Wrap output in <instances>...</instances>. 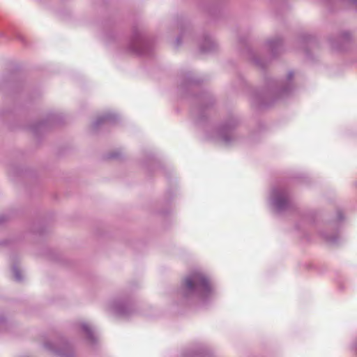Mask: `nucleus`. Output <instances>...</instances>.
Returning <instances> with one entry per match:
<instances>
[{
	"instance_id": "f257e3e1",
	"label": "nucleus",
	"mask_w": 357,
	"mask_h": 357,
	"mask_svg": "<svg viewBox=\"0 0 357 357\" xmlns=\"http://www.w3.org/2000/svg\"><path fill=\"white\" fill-rule=\"evenodd\" d=\"M294 75L293 71H289L286 77L281 80L272 78L267 79L264 89L252 93L250 102L252 107L264 108L291 95L294 90Z\"/></svg>"
},
{
	"instance_id": "f03ea898",
	"label": "nucleus",
	"mask_w": 357,
	"mask_h": 357,
	"mask_svg": "<svg viewBox=\"0 0 357 357\" xmlns=\"http://www.w3.org/2000/svg\"><path fill=\"white\" fill-rule=\"evenodd\" d=\"M213 294L209 278L201 271H193L183 280L180 296L187 301L206 302Z\"/></svg>"
},
{
	"instance_id": "7ed1b4c3",
	"label": "nucleus",
	"mask_w": 357,
	"mask_h": 357,
	"mask_svg": "<svg viewBox=\"0 0 357 357\" xmlns=\"http://www.w3.org/2000/svg\"><path fill=\"white\" fill-rule=\"evenodd\" d=\"M240 124L239 118L231 115L229 116L218 128L215 137L225 146H229L238 144L242 139V136L236 131V128Z\"/></svg>"
},
{
	"instance_id": "20e7f679",
	"label": "nucleus",
	"mask_w": 357,
	"mask_h": 357,
	"mask_svg": "<svg viewBox=\"0 0 357 357\" xmlns=\"http://www.w3.org/2000/svg\"><path fill=\"white\" fill-rule=\"evenodd\" d=\"M126 49L130 53L148 56L152 51L153 45L151 40L140 30L135 27Z\"/></svg>"
},
{
	"instance_id": "39448f33",
	"label": "nucleus",
	"mask_w": 357,
	"mask_h": 357,
	"mask_svg": "<svg viewBox=\"0 0 357 357\" xmlns=\"http://www.w3.org/2000/svg\"><path fill=\"white\" fill-rule=\"evenodd\" d=\"M271 203L279 213L287 211L294 207L288 190L282 187L274 188L271 195Z\"/></svg>"
},
{
	"instance_id": "423d86ee",
	"label": "nucleus",
	"mask_w": 357,
	"mask_h": 357,
	"mask_svg": "<svg viewBox=\"0 0 357 357\" xmlns=\"http://www.w3.org/2000/svg\"><path fill=\"white\" fill-rule=\"evenodd\" d=\"M199 105L193 111L195 121L201 124L207 117V110L213 105L214 99L208 92H203L197 98Z\"/></svg>"
},
{
	"instance_id": "0eeeda50",
	"label": "nucleus",
	"mask_w": 357,
	"mask_h": 357,
	"mask_svg": "<svg viewBox=\"0 0 357 357\" xmlns=\"http://www.w3.org/2000/svg\"><path fill=\"white\" fill-rule=\"evenodd\" d=\"M108 308L113 313L122 317H130L135 311L132 303L128 299L114 300L109 304Z\"/></svg>"
},
{
	"instance_id": "6e6552de",
	"label": "nucleus",
	"mask_w": 357,
	"mask_h": 357,
	"mask_svg": "<svg viewBox=\"0 0 357 357\" xmlns=\"http://www.w3.org/2000/svg\"><path fill=\"white\" fill-rule=\"evenodd\" d=\"M44 347L47 350L57 354L60 357H73L74 351L72 347L68 342H63L60 348H57L52 342H47Z\"/></svg>"
},
{
	"instance_id": "1a4fd4ad",
	"label": "nucleus",
	"mask_w": 357,
	"mask_h": 357,
	"mask_svg": "<svg viewBox=\"0 0 357 357\" xmlns=\"http://www.w3.org/2000/svg\"><path fill=\"white\" fill-rule=\"evenodd\" d=\"M176 26L180 33L176 38L174 46L175 47H178L182 44L183 38L188 37L192 38V34L188 24H187L185 22H178Z\"/></svg>"
},
{
	"instance_id": "9d476101",
	"label": "nucleus",
	"mask_w": 357,
	"mask_h": 357,
	"mask_svg": "<svg viewBox=\"0 0 357 357\" xmlns=\"http://www.w3.org/2000/svg\"><path fill=\"white\" fill-rule=\"evenodd\" d=\"M200 51L204 53L211 52L217 48L215 40L208 33H204L199 41Z\"/></svg>"
},
{
	"instance_id": "9b49d317",
	"label": "nucleus",
	"mask_w": 357,
	"mask_h": 357,
	"mask_svg": "<svg viewBox=\"0 0 357 357\" xmlns=\"http://www.w3.org/2000/svg\"><path fill=\"white\" fill-rule=\"evenodd\" d=\"M117 119V115L114 113H105L96 119L92 124V128L94 130H96L102 125L115 123Z\"/></svg>"
},
{
	"instance_id": "f8f14e48",
	"label": "nucleus",
	"mask_w": 357,
	"mask_h": 357,
	"mask_svg": "<svg viewBox=\"0 0 357 357\" xmlns=\"http://www.w3.org/2000/svg\"><path fill=\"white\" fill-rule=\"evenodd\" d=\"M56 121V115L50 114L45 121L32 125L31 129L35 135H38L41 131L45 130L50 125L55 123Z\"/></svg>"
},
{
	"instance_id": "ddd939ff",
	"label": "nucleus",
	"mask_w": 357,
	"mask_h": 357,
	"mask_svg": "<svg viewBox=\"0 0 357 357\" xmlns=\"http://www.w3.org/2000/svg\"><path fill=\"white\" fill-rule=\"evenodd\" d=\"M266 45L271 51L272 56H275L282 50V39L276 36L267 40Z\"/></svg>"
},
{
	"instance_id": "4468645a",
	"label": "nucleus",
	"mask_w": 357,
	"mask_h": 357,
	"mask_svg": "<svg viewBox=\"0 0 357 357\" xmlns=\"http://www.w3.org/2000/svg\"><path fill=\"white\" fill-rule=\"evenodd\" d=\"M82 331L86 334V339L90 344H96L98 341V337L93 328L87 323L83 322L80 324Z\"/></svg>"
},
{
	"instance_id": "2eb2a0df",
	"label": "nucleus",
	"mask_w": 357,
	"mask_h": 357,
	"mask_svg": "<svg viewBox=\"0 0 357 357\" xmlns=\"http://www.w3.org/2000/svg\"><path fill=\"white\" fill-rule=\"evenodd\" d=\"M200 82V79H197L194 77L192 73H188L183 78V81L181 84V88L183 90H188L192 89L195 86L198 85Z\"/></svg>"
},
{
	"instance_id": "dca6fc26",
	"label": "nucleus",
	"mask_w": 357,
	"mask_h": 357,
	"mask_svg": "<svg viewBox=\"0 0 357 357\" xmlns=\"http://www.w3.org/2000/svg\"><path fill=\"white\" fill-rule=\"evenodd\" d=\"M249 59L259 68H265L268 64V60L261 58L257 53L253 52L250 49H248Z\"/></svg>"
},
{
	"instance_id": "f3484780",
	"label": "nucleus",
	"mask_w": 357,
	"mask_h": 357,
	"mask_svg": "<svg viewBox=\"0 0 357 357\" xmlns=\"http://www.w3.org/2000/svg\"><path fill=\"white\" fill-rule=\"evenodd\" d=\"M208 350L205 347H201L196 350L191 351L189 354L185 355V357H205L208 354Z\"/></svg>"
},
{
	"instance_id": "a211bd4d",
	"label": "nucleus",
	"mask_w": 357,
	"mask_h": 357,
	"mask_svg": "<svg viewBox=\"0 0 357 357\" xmlns=\"http://www.w3.org/2000/svg\"><path fill=\"white\" fill-rule=\"evenodd\" d=\"M321 236L327 242L331 244H337L338 243L339 236L337 234L329 235L325 232H322Z\"/></svg>"
},
{
	"instance_id": "6ab92c4d",
	"label": "nucleus",
	"mask_w": 357,
	"mask_h": 357,
	"mask_svg": "<svg viewBox=\"0 0 357 357\" xmlns=\"http://www.w3.org/2000/svg\"><path fill=\"white\" fill-rule=\"evenodd\" d=\"M12 272H13L14 278H15V280L16 281L20 282V281L22 280L23 277H22V274L21 273V271L20 270V268L16 265H13V267H12Z\"/></svg>"
},
{
	"instance_id": "aec40b11",
	"label": "nucleus",
	"mask_w": 357,
	"mask_h": 357,
	"mask_svg": "<svg viewBox=\"0 0 357 357\" xmlns=\"http://www.w3.org/2000/svg\"><path fill=\"white\" fill-rule=\"evenodd\" d=\"M8 328V323L3 317H0V332L6 331Z\"/></svg>"
},
{
	"instance_id": "412c9836",
	"label": "nucleus",
	"mask_w": 357,
	"mask_h": 357,
	"mask_svg": "<svg viewBox=\"0 0 357 357\" xmlns=\"http://www.w3.org/2000/svg\"><path fill=\"white\" fill-rule=\"evenodd\" d=\"M351 38V35L349 32H344L340 36V39L344 41H348Z\"/></svg>"
},
{
	"instance_id": "4be33fe9",
	"label": "nucleus",
	"mask_w": 357,
	"mask_h": 357,
	"mask_svg": "<svg viewBox=\"0 0 357 357\" xmlns=\"http://www.w3.org/2000/svg\"><path fill=\"white\" fill-rule=\"evenodd\" d=\"M7 217L4 215H0V226L7 221Z\"/></svg>"
},
{
	"instance_id": "5701e85b",
	"label": "nucleus",
	"mask_w": 357,
	"mask_h": 357,
	"mask_svg": "<svg viewBox=\"0 0 357 357\" xmlns=\"http://www.w3.org/2000/svg\"><path fill=\"white\" fill-rule=\"evenodd\" d=\"M118 157H119L118 153H110L109 155V158H117Z\"/></svg>"
},
{
	"instance_id": "b1692460",
	"label": "nucleus",
	"mask_w": 357,
	"mask_h": 357,
	"mask_svg": "<svg viewBox=\"0 0 357 357\" xmlns=\"http://www.w3.org/2000/svg\"><path fill=\"white\" fill-rule=\"evenodd\" d=\"M337 217L339 220H342L343 219V215L341 211L337 212Z\"/></svg>"
},
{
	"instance_id": "393cba45",
	"label": "nucleus",
	"mask_w": 357,
	"mask_h": 357,
	"mask_svg": "<svg viewBox=\"0 0 357 357\" xmlns=\"http://www.w3.org/2000/svg\"><path fill=\"white\" fill-rule=\"evenodd\" d=\"M354 349H355V352L357 354V340L354 343Z\"/></svg>"
},
{
	"instance_id": "a878e982",
	"label": "nucleus",
	"mask_w": 357,
	"mask_h": 357,
	"mask_svg": "<svg viewBox=\"0 0 357 357\" xmlns=\"http://www.w3.org/2000/svg\"><path fill=\"white\" fill-rule=\"evenodd\" d=\"M18 38L19 40L24 41V38L22 36H19Z\"/></svg>"
}]
</instances>
